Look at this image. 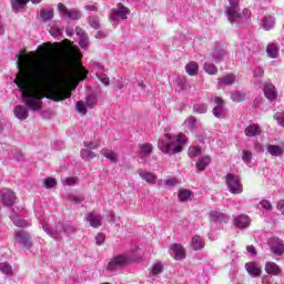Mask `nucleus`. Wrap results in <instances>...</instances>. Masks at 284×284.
I'll list each match as a JSON object with an SVG mask.
<instances>
[{
  "label": "nucleus",
  "instance_id": "nucleus-1",
  "mask_svg": "<svg viewBox=\"0 0 284 284\" xmlns=\"http://www.w3.org/2000/svg\"><path fill=\"white\" fill-rule=\"evenodd\" d=\"M39 49L43 51L41 55L34 52L27 55L19 53L16 63L19 72L14 83L22 94L23 102L33 112L41 110L42 99L63 101L72 97V92L61 85V77L57 74V63L68 65L74 59L72 43L69 42L67 48L47 44Z\"/></svg>",
  "mask_w": 284,
  "mask_h": 284
},
{
  "label": "nucleus",
  "instance_id": "nucleus-2",
  "mask_svg": "<svg viewBox=\"0 0 284 284\" xmlns=\"http://www.w3.org/2000/svg\"><path fill=\"white\" fill-rule=\"evenodd\" d=\"M185 143H187V136H185L183 133L178 135L164 133L158 142V148L163 152V154H169L172 156L183 152V145H185Z\"/></svg>",
  "mask_w": 284,
  "mask_h": 284
},
{
  "label": "nucleus",
  "instance_id": "nucleus-3",
  "mask_svg": "<svg viewBox=\"0 0 284 284\" xmlns=\"http://www.w3.org/2000/svg\"><path fill=\"white\" fill-rule=\"evenodd\" d=\"M42 230L54 241H62L63 234L72 236L77 232V226L70 222H58L53 229L45 221L41 222Z\"/></svg>",
  "mask_w": 284,
  "mask_h": 284
},
{
  "label": "nucleus",
  "instance_id": "nucleus-4",
  "mask_svg": "<svg viewBox=\"0 0 284 284\" xmlns=\"http://www.w3.org/2000/svg\"><path fill=\"white\" fill-rule=\"evenodd\" d=\"M226 17L230 23H236V26L243 27L250 23L252 11H250V9H244L243 12H241V8L229 7Z\"/></svg>",
  "mask_w": 284,
  "mask_h": 284
},
{
  "label": "nucleus",
  "instance_id": "nucleus-5",
  "mask_svg": "<svg viewBox=\"0 0 284 284\" xmlns=\"http://www.w3.org/2000/svg\"><path fill=\"white\" fill-rule=\"evenodd\" d=\"M225 183L231 194H243V184L241 183L239 176L227 173L225 176Z\"/></svg>",
  "mask_w": 284,
  "mask_h": 284
},
{
  "label": "nucleus",
  "instance_id": "nucleus-6",
  "mask_svg": "<svg viewBox=\"0 0 284 284\" xmlns=\"http://www.w3.org/2000/svg\"><path fill=\"white\" fill-rule=\"evenodd\" d=\"M211 101L213 103V115L216 119H225V114H227V109H225V101L221 97H212Z\"/></svg>",
  "mask_w": 284,
  "mask_h": 284
},
{
  "label": "nucleus",
  "instance_id": "nucleus-7",
  "mask_svg": "<svg viewBox=\"0 0 284 284\" xmlns=\"http://www.w3.org/2000/svg\"><path fill=\"white\" fill-rule=\"evenodd\" d=\"M130 14V9L123 4H119L118 8H114L110 12V21L119 23V19L125 20Z\"/></svg>",
  "mask_w": 284,
  "mask_h": 284
},
{
  "label": "nucleus",
  "instance_id": "nucleus-8",
  "mask_svg": "<svg viewBox=\"0 0 284 284\" xmlns=\"http://www.w3.org/2000/svg\"><path fill=\"white\" fill-rule=\"evenodd\" d=\"M130 261H131V258L128 255H116L109 262L106 267L111 272H114V270H119L120 267L128 265V263H130Z\"/></svg>",
  "mask_w": 284,
  "mask_h": 284
},
{
  "label": "nucleus",
  "instance_id": "nucleus-9",
  "mask_svg": "<svg viewBox=\"0 0 284 284\" xmlns=\"http://www.w3.org/2000/svg\"><path fill=\"white\" fill-rule=\"evenodd\" d=\"M58 10L63 17H67V19H71L72 21H77L81 18V11H79V9H68L63 3L58 4Z\"/></svg>",
  "mask_w": 284,
  "mask_h": 284
},
{
  "label": "nucleus",
  "instance_id": "nucleus-10",
  "mask_svg": "<svg viewBox=\"0 0 284 284\" xmlns=\"http://www.w3.org/2000/svg\"><path fill=\"white\" fill-rule=\"evenodd\" d=\"M0 199L7 207H12L17 202V195L10 189H2L0 191Z\"/></svg>",
  "mask_w": 284,
  "mask_h": 284
},
{
  "label": "nucleus",
  "instance_id": "nucleus-11",
  "mask_svg": "<svg viewBox=\"0 0 284 284\" xmlns=\"http://www.w3.org/2000/svg\"><path fill=\"white\" fill-rule=\"evenodd\" d=\"M268 245L271 247L272 254L275 256H283L284 254V242L278 237H272L268 240Z\"/></svg>",
  "mask_w": 284,
  "mask_h": 284
},
{
  "label": "nucleus",
  "instance_id": "nucleus-12",
  "mask_svg": "<svg viewBox=\"0 0 284 284\" xmlns=\"http://www.w3.org/2000/svg\"><path fill=\"white\" fill-rule=\"evenodd\" d=\"M264 97L265 99H267L271 103H273V101H276V99H278V92L276 91V87H274V84H272L271 82H266L264 84Z\"/></svg>",
  "mask_w": 284,
  "mask_h": 284
},
{
  "label": "nucleus",
  "instance_id": "nucleus-13",
  "mask_svg": "<svg viewBox=\"0 0 284 284\" xmlns=\"http://www.w3.org/2000/svg\"><path fill=\"white\" fill-rule=\"evenodd\" d=\"M138 174L142 181H145V183H149V185H156L158 176L153 172L139 169Z\"/></svg>",
  "mask_w": 284,
  "mask_h": 284
},
{
  "label": "nucleus",
  "instance_id": "nucleus-14",
  "mask_svg": "<svg viewBox=\"0 0 284 284\" xmlns=\"http://www.w3.org/2000/svg\"><path fill=\"white\" fill-rule=\"evenodd\" d=\"M85 221L90 223L91 227H101L103 219L97 213H87L84 215Z\"/></svg>",
  "mask_w": 284,
  "mask_h": 284
},
{
  "label": "nucleus",
  "instance_id": "nucleus-15",
  "mask_svg": "<svg viewBox=\"0 0 284 284\" xmlns=\"http://www.w3.org/2000/svg\"><path fill=\"white\" fill-rule=\"evenodd\" d=\"M210 219L211 221H213V223H227L230 221V216L225 215V213L221 212V211H212L210 213Z\"/></svg>",
  "mask_w": 284,
  "mask_h": 284
},
{
  "label": "nucleus",
  "instance_id": "nucleus-16",
  "mask_svg": "<svg viewBox=\"0 0 284 284\" xmlns=\"http://www.w3.org/2000/svg\"><path fill=\"white\" fill-rule=\"evenodd\" d=\"M16 239L18 243H20V245H24L27 250H30V247H32V243L30 242V234L20 231L16 233Z\"/></svg>",
  "mask_w": 284,
  "mask_h": 284
},
{
  "label": "nucleus",
  "instance_id": "nucleus-17",
  "mask_svg": "<svg viewBox=\"0 0 284 284\" xmlns=\"http://www.w3.org/2000/svg\"><path fill=\"white\" fill-rule=\"evenodd\" d=\"M171 251L173 252V258L175 261H183L185 258V248L181 244H172Z\"/></svg>",
  "mask_w": 284,
  "mask_h": 284
},
{
  "label": "nucleus",
  "instance_id": "nucleus-18",
  "mask_svg": "<svg viewBox=\"0 0 284 284\" xmlns=\"http://www.w3.org/2000/svg\"><path fill=\"white\" fill-rule=\"evenodd\" d=\"M13 114L17 116L20 121H26L28 116H30V111L28 110L27 106L23 105H17L13 109Z\"/></svg>",
  "mask_w": 284,
  "mask_h": 284
},
{
  "label": "nucleus",
  "instance_id": "nucleus-19",
  "mask_svg": "<svg viewBox=\"0 0 284 284\" xmlns=\"http://www.w3.org/2000/svg\"><path fill=\"white\" fill-rule=\"evenodd\" d=\"M245 270L250 276H261V266L256 262H248L245 264Z\"/></svg>",
  "mask_w": 284,
  "mask_h": 284
},
{
  "label": "nucleus",
  "instance_id": "nucleus-20",
  "mask_svg": "<svg viewBox=\"0 0 284 284\" xmlns=\"http://www.w3.org/2000/svg\"><path fill=\"white\" fill-rule=\"evenodd\" d=\"M250 216L247 215H239L235 217V226L239 227V230H245V227H250Z\"/></svg>",
  "mask_w": 284,
  "mask_h": 284
},
{
  "label": "nucleus",
  "instance_id": "nucleus-21",
  "mask_svg": "<svg viewBox=\"0 0 284 284\" xmlns=\"http://www.w3.org/2000/svg\"><path fill=\"white\" fill-rule=\"evenodd\" d=\"M191 246L195 252H199V250L205 247V241H203V237L194 235L191 241Z\"/></svg>",
  "mask_w": 284,
  "mask_h": 284
},
{
  "label": "nucleus",
  "instance_id": "nucleus-22",
  "mask_svg": "<svg viewBox=\"0 0 284 284\" xmlns=\"http://www.w3.org/2000/svg\"><path fill=\"white\" fill-rule=\"evenodd\" d=\"M236 81V75L229 73L220 79H217V85H233Z\"/></svg>",
  "mask_w": 284,
  "mask_h": 284
},
{
  "label": "nucleus",
  "instance_id": "nucleus-23",
  "mask_svg": "<svg viewBox=\"0 0 284 284\" xmlns=\"http://www.w3.org/2000/svg\"><path fill=\"white\" fill-rule=\"evenodd\" d=\"M101 154L104 155L111 163H118L119 154L109 149H102Z\"/></svg>",
  "mask_w": 284,
  "mask_h": 284
},
{
  "label": "nucleus",
  "instance_id": "nucleus-24",
  "mask_svg": "<svg viewBox=\"0 0 284 284\" xmlns=\"http://www.w3.org/2000/svg\"><path fill=\"white\" fill-rule=\"evenodd\" d=\"M211 163H212V158H210V155H205L197 160L196 168L199 172H203V170H205V168H207V165H210Z\"/></svg>",
  "mask_w": 284,
  "mask_h": 284
},
{
  "label": "nucleus",
  "instance_id": "nucleus-25",
  "mask_svg": "<svg viewBox=\"0 0 284 284\" xmlns=\"http://www.w3.org/2000/svg\"><path fill=\"white\" fill-rule=\"evenodd\" d=\"M265 272L266 274H273V276H276L281 274V267L274 262H267L265 264Z\"/></svg>",
  "mask_w": 284,
  "mask_h": 284
},
{
  "label": "nucleus",
  "instance_id": "nucleus-26",
  "mask_svg": "<svg viewBox=\"0 0 284 284\" xmlns=\"http://www.w3.org/2000/svg\"><path fill=\"white\" fill-rule=\"evenodd\" d=\"M244 132L247 136H261L262 131L258 124H250Z\"/></svg>",
  "mask_w": 284,
  "mask_h": 284
},
{
  "label": "nucleus",
  "instance_id": "nucleus-27",
  "mask_svg": "<svg viewBox=\"0 0 284 284\" xmlns=\"http://www.w3.org/2000/svg\"><path fill=\"white\" fill-rule=\"evenodd\" d=\"M267 152L271 154V156H283L284 148L281 145L270 144L267 146Z\"/></svg>",
  "mask_w": 284,
  "mask_h": 284
},
{
  "label": "nucleus",
  "instance_id": "nucleus-28",
  "mask_svg": "<svg viewBox=\"0 0 284 284\" xmlns=\"http://www.w3.org/2000/svg\"><path fill=\"white\" fill-rule=\"evenodd\" d=\"M95 75L99 79V81H101V83H103V85H110V78H108V75H105L103 68L98 67V69L95 71Z\"/></svg>",
  "mask_w": 284,
  "mask_h": 284
},
{
  "label": "nucleus",
  "instance_id": "nucleus-29",
  "mask_svg": "<svg viewBox=\"0 0 284 284\" xmlns=\"http://www.w3.org/2000/svg\"><path fill=\"white\" fill-rule=\"evenodd\" d=\"M29 1L30 0H11L12 10L16 12H20L21 10H23V8H26V6H28Z\"/></svg>",
  "mask_w": 284,
  "mask_h": 284
},
{
  "label": "nucleus",
  "instance_id": "nucleus-30",
  "mask_svg": "<svg viewBox=\"0 0 284 284\" xmlns=\"http://www.w3.org/2000/svg\"><path fill=\"white\" fill-rule=\"evenodd\" d=\"M185 71L190 74V77H196V74H199V63L194 61L189 62L185 65Z\"/></svg>",
  "mask_w": 284,
  "mask_h": 284
},
{
  "label": "nucleus",
  "instance_id": "nucleus-31",
  "mask_svg": "<svg viewBox=\"0 0 284 284\" xmlns=\"http://www.w3.org/2000/svg\"><path fill=\"white\" fill-rule=\"evenodd\" d=\"M11 221L17 227H28L30 225L28 221L21 219L18 214L11 215Z\"/></svg>",
  "mask_w": 284,
  "mask_h": 284
},
{
  "label": "nucleus",
  "instance_id": "nucleus-32",
  "mask_svg": "<svg viewBox=\"0 0 284 284\" xmlns=\"http://www.w3.org/2000/svg\"><path fill=\"white\" fill-rule=\"evenodd\" d=\"M266 54L271 59H277L278 58V45L271 43L266 48Z\"/></svg>",
  "mask_w": 284,
  "mask_h": 284
},
{
  "label": "nucleus",
  "instance_id": "nucleus-33",
  "mask_svg": "<svg viewBox=\"0 0 284 284\" xmlns=\"http://www.w3.org/2000/svg\"><path fill=\"white\" fill-rule=\"evenodd\" d=\"M192 196V191L187 189H181L178 193L179 201L185 203Z\"/></svg>",
  "mask_w": 284,
  "mask_h": 284
},
{
  "label": "nucleus",
  "instance_id": "nucleus-34",
  "mask_svg": "<svg viewBox=\"0 0 284 284\" xmlns=\"http://www.w3.org/2000/svg\"><path fill=\"white\" fill-rule=\"evenodd\" d=\"M77 34L80 36V47L83 48V50H88V45H89L88 33H84L81 30H77Z\"/></svg>",
  "mask_w": 284,
  "mask_h": 284
},
{
  "label": "nucleus",
  "instance_id": "nucleus-35",
  "mask_svg": "<svg viewBox=\"0 0 284 284\" xmlns=\"http://www.w3.org/2000/svg\"><path fill=\"white\" fill-rule=\"evenodd\" d=\"M203 69H204V72H206V74H211V75L219 74V69L216 68V65L210 62H205L203 64Z\"/></svg>",
  "mask_w": 284,
  "mask_h": 284
},
{
  "label": "nucleus",
  "instance_id": "nucleus-36",
  "mask_svg": "<svg viewBox=\"0 0 284 284\" xmlns=\"http://www.w3.org/2000/svg\"><path fill=\"white\" fill-rule=\"evenodd\" d=\"M275 22L276 20L274 19V17H267L262 19V26L264 30H272V28H274Z\"/></svg>",
  "mask_w": 284,
  "mask_h": 284
},
{
  "label": "nucleus",
  "instance_id": "nucleus-37",
  "mask_svg": "<svg viewBox=\"0 0 284 284\" xmlns=\"http://www.w3.org/2000/svg\"><path fill=\"white\" fill-rule=\"evenodd\" d=\"M40 17L42 21H50L51 19L54 18V11L52 9H43L40 12Z\"/></svg>",
  "mask_w": 284,
  "mask_h": 284
},
{
  "label": "nucleus",
  "instance_id": "nucleus-38",
  "mask_svg": "<svg viewBox=\"0 0 284 284\" xmlns=\"http://www.w3.org/2000/svg\"><path fill=\"white\" fill-rule=\"evenodd\" d=\"M80 156H82V159L88 161V159H95L97 154L92 152V149L87 148L80 151Z\"/></svg>",
  "mask_w": 284,
  "mask_h": 284
},
{
  "label": "nucleus",
  "instance_id": "nucleus-39",
  "mask_svg": "<svg viewBox=\"0 0 284 284\" xmlns=\"http://www.w3.org/2000/svg\"><path fill=\"white\" fill-rule=\"evenodd\" d=\"M231 99L235 103H241L242 101H245V93L241 91H235L231 93Z\"/></svg>",
  "mask_w": 284,
  "mask_h": 284
},
{
  "label": "nucleus",
  "instance_id": "nucleus-40",
  "mask_svg": "<svg viewBox=\"0 0 284 284\" xmlns=\"http://www.w3.org/2000/svg\"><path fill=\"white\" fill-rule=\"evenodd\" d=\"M61 183L64 187H70L72 185H77V183H79V178H64L61 180Z\"/></svg>",
  "mask_w": 284,
  "mask_h": 284
},
{
  "label": "nucleus",
  "instance_id": "nucleus-41",
  "mask_svg": "<svg viewBox=\"0 0 284 284\" xmlns=\"http://www.w3.org/2000/svg\"><path fill=\"white\" fill-rule=\"evenodd\" d=\"M140 150H141V153H142L144 156H150V155L152 154L153 146H152V144H150V143H143V144L140 146Z\"/></svg>",
  "mask_w": 284,
  "mask_h": 284
},
{
  "label": "nucleus",
  "instance_id": "nucleus-42",
  "mask_svg": "<svg viewBox=\"0 0 284 284\" xmlns=\"http://www.w3.org/2000/svg\"><path fill=\"white\" fill-rule=\"evenodd\" d=\"M75 110L77 112H79V114H83V115L88 114V108L83 101L77 102Z\"/></svg>",
  "mask_w": 284,
  "mask_h": 284
},
{
  "label": "nucleus",
  "instance_id": "nucleus-43",
  "mask_svg": "<svg viewBox=\"0 0 284 284\" xmlns=\"http://www.w3.org/2000/svg\"><path fill=\"white\" fill-rule=\"evenodd\" d=\"M212 54H213L214 61H221V59L225 57V50L216 48L213 50Z\"/></svg>",
  "mask_w": 284,
  "mask_h": 284
},
{
  "label": "nucleus",
  "instance_id": "nucleus-44",
  "mask_svg": "<svg viewBox=\"0 0 284 284\" xmlns=\"http://www.w3.org/2000/svg\"><path fill=\"white\" fill-rule=\"evenodd\" d=\"M193 110L196 114H205L207 112V104L202 103V104H195L193 106Z\"/></svg>",
  "mask_w": 284,
  "mask_h": 284
},
{
  "label": "nucleus",
  "instance_id": "nucleus-45",
  "mask_svg": "<svg viewBox=\"0 0 284 284\" xmlns=\"http://www.w3.org/2000/svg\"><path fill=\"white\" fill-rule=\"evenodd\" d=\"M161 272H163V264L161 263H155L153 265L152 271L150 272L151 276H159V274H161Z\"/></svg>",
  "mask_w": 284,
  "mask_h": 284
},
{
  "label": "nucleus",
  "instance_id": "nucleus-46",
  "mask_svg": "<svg viewBox=\"0 0 284 284\" xmlns=\"http://www.w3.org/2000/svg\"><path fill=\"white\" fill-rule=\"evenodd\" d=\"M69 201L71 203H74L75 205H79V204L83 203V201H85V196H83L81 194L80 195H70Z\"/></svg>",
  "mask_w": 284,
  "mask_h": 284
},
{
  "label": "nucleus",
  "instance_id": "nucleus-47",
  "mask_svg": "<svg viewBox=\"0 0 284 284\" xmlns=\"http://www.w3.org/2000/svg\"><path fill=\"white\" fill-rule=\"evenodd\" d=\"M84 148H88L89 150H97L98 148H101V140L84 142Z\"/></svg>",
  "mask_w": 284,
  "mask_h": 284
},
{
  "label": "nucleus",
  "instance_id": "nucleus-48",
  "mask_svg": "<svg viewBox=\"0 0 284 284\" xmlns=\"http://www.w3.org/2000/svg\"><path fill=\"white\" fill-rule=\"evenodd\" d=\"M0 272L2 274H12V266L8 262L0 263Z\"/></svg>",
  "mask_w": 284,
  "mask_h": 284
},
{
  "label": "nucleus",
  "instance_id": "nucleus-49",
  "mask_svg": "<svg viewBox=\"0 0 284 284\" xmlns=\"http://www.w3.org/2000/svg\"><path fill=\"white\" fill-rule=\"evenodd\" d=\"M89 24L94 30H99V28H101V22L99 21V18L90 17L89 18Z\"/></svg>",
  "mask_w": 284,
  "mask_h": 284
},
{
  "label": "nucleus",
  "instance_id": "nucleus-50",
  "mask_svg": "<svg viewBox=\"0 0 284 284\" xmlns=\"http://www.w3.org/2000/svg\"><path fill=\"white\" fill-rule=\"evenodd\" d=\"M200 154H201V148H199V146L189 148V156H191V159H194L195 156H199Z\"/></svg>",
  "mask_w": 284,
  "mask_h": 284
},
{
  "label": "nucleus",
  "instance_id": "nucleus-51",
  "mask_svg": "<svg viewBox=\"0 0 284 284\" xmlns=\"http://www.w3.org/2000/svg\"><path fill=\"white\" fill-rule=\"evenodd\" d=\"M54 185H57V180L54 178H47L44 180V187H47V190L54 187Z\"/></svg>",
  "mask_w": 284,
  "mask_h": 284
},
{
  "label": "nucleus",
  "instance_id": "nucleus-52",
  "mask_svg": "<svg viewBox=\"0 0 284 284\" xmlns=\"http://www.w3.org/2000/svg\"><path fill=\"white\" fill-rule=\"evenodd\" d=\"M87 108H94L97 105V98L94 95H88L85 99Z\"/></svg>",
  "mask_w": 284,
  "mask_h": 284
},
{
  "label": "nucleus",
  "instance_id": "nucleus-53",
  "mask_svg": "<svg viewBox=\"0 0 284 284\" xmlns=\"http://www.w3.org/2000/svg\"><path fill=\"white\" fill-rule=\"evenodd\" d=\"M242 160L246 165H250V163H252V152L243 151Z\"/></svg>",
  "mask_w": 284,
  "mask_h": 284
},
{
  "label": "nucleus",
  "instance_id": "nucleus-54",
  "mask_svg": "<svg viewBox=\"0 0 284 284\" xmlns=\"http://www.w3.org/2000/svg\"><path fill=\"white\" fill-rule=\"evenodd\" d=\"M275 121H277L278 125L284 128V113L283 112H277L274 115Z\"/></svg>",
  "mask_w": 284,
  "mask_h": 284
},
{
  "label": "nucleus",
  "instance_id": "nucleus-55",
  "mask_svg": "<svg viewBox=\"0 0 284 284\" xmlns=\"http://www.w3.org/2000/svg\"><path fill=\"white\" fill-rule=\"evenodd\" d=\"M50 34L51 37H61V34H63V29H59L57 27H53L50 29Z\"/></svg>",
  "mask_w": 284,
  "mask_h": 284
},
{
  "label": "nucleus",
  "instance_id": "nucleus-56",
  "mask_svg": "<svg viewBox=\"0 0 284 284\" xmlns=\"http://www.w3.org/2000/svg\"><path fill=\"white\" fill-rule=\"evenodd\" d=\"M103 243H105V235H103V233L95 235V244L102 245Z\"/></svg>",
  "mask_w": 284,
  "mask_h": 284
},
{
  "label": "nucleus",
  "instance_id": "nucleus-57",
  "mask_svg": "<svg viewBox=\"0 0 284 284\" xmlns=\"http://www.w3.org/2000/svg\"><path fill=\"white\" fill-rule=\"evenodd\" d=\"M263 74H265V71L261 67H257L253 70V77L255 78L263 77Z\"/></svg>",
  "mask_w": 284,
  "mask_h": 284
},
{
  "label": "nucleus",
  "instance_id": "nucleus-58",
  "mask_svg": "<svg viewBox=\"0 0 284 284\" xmlns=\"http://www.w3.org/2000/svg\"><path fill=\"white\" fill-rule=\"evenodd\" d=\"M164 183L168 187H174V185H176L179 181L175 178H173L165 180Z\"/></svg>",
  "mask_w": 284,
  "mask_h": 284
},
{
  "label": "nucleus",
  "instance_id": "nucleus-59",
  "mask_svg": "<svg viewBox=\"0 0 284 284\" xmlns=\"http://www.w3.org/2000/svg\"><path fill=\"white\" fill-rule=\"evenodd\" d=\"M260 205H262L263 210H272V203L267 200H262Z\"/></svg>",
  "mask_w": 284,
  "mask_h": 284
},
{
  "label": "nucleus",
  "instance_id": "nucleus-60",
  "mask_svg": "<svg viewBox=\"0 0 284 284\" xmlns=\"http://www.w3.org/2000/svg\"><path fill=\"white\" fill-rule=\"evenodd\" d=\"M185 125H189L190 128H194L195 123H196V118H187L185 121H184Z\"/></svg>",
  "mask_w": 284,
  "mask_h": 284
},
{
  "label": "nucleus",
  "instance_id": "nucleus-61",
  "mask_svg": "<svg viewBox=\"0 0 284 284\" xmlns=\"http://www.w3.org/2000/svg\"><path fill=\"white\" fill-rule=\"evenodd\" d=\"M246 251L248 252V254L256 256V247H254V245L246 246Z\"/></svg>",
  "mask_w": 284,
  "mask_h": 284
},
{
  "label": "nucleus",
  "instance_id": "nucleus-62",
  "mask_svg": "<svg viewBox=\"0 0 284 284\" xmlns=\"http://www.w3.org/2000/svg\"><path fill=\"white\" fill-rule=\"evenodd\" d=\"M277 210L284 214V200H281L278 203H277Z\"/></svg>",
  "mask_w": 284,
  "mask_h": 284
},
{
  "label": "nucleus",
  "instance_id": "nucleus-63",
  "mask_svg": "<svg viewBox=\"0 0 284 284\" xmlns=\"http://www.w3.org/2000/svg\"><path fill=\"white\" fill-rule=\"evenodd\" d=\"M241 0H230V8H240L239 3Z\"/></svg>",
  "mask_w": 284,
  "mask_h": 284
},
{
  "label": "nucleus",
  "instance_id": "nucleus-64",
  "mask_svg": "<svg viewBox=\"0 0 284 284\" xmlns=\"http://www.w3.org/2000/svg\"><path fill=\"white\" fill-rule=\"evenodd\" d=\"M106 34L103 31H98L95 33V39H105Z\"/></svg>",
  "mask_w": 284,
  "mask_h": 284
}]
</instances>
